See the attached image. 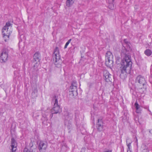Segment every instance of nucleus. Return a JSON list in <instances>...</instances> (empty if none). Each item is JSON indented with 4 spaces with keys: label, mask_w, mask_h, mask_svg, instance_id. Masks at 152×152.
Wrapping results in <instances>:
<instances>
[{
    "label": "nucleus",
    "mask_w": 152,
    "mask_h": 152,
    "mask_svg": "<svg viewBox=\"0 0 152 152\" xmlns=\"http://www.w3.org/2000/svg\"><path fill=\"white\" fill-rule=\"evenodd\" d=\"M131 50V47L123 46L121 50V55L124 58L121 62V66L120 67L121 72V75L123 74L126 76L127 73H129L131 69L132 62L130 59V56L129 54V52Z\"/></svg>",
    "instance_id": "1"
},
{
    "label": "nucleus",
    "mask_w": 152,
    "mask_h": 152,
    "mask_svg": "<svg viewBox=\"0 0 152 152\" xmlns=\"http://www.w3.org/2000/svg\"><path fill=\"white\" fill-rule=\"evenodd\" d=\"M70 89L71 90L69 91V94L73 96H76L77 94V84L75 82H73L71 84Z\"/></svg>",
    "instance_id": "2"
},
{
    "label": "nucleus",
    "mask_w": 152,
    "mask_h": 152,
    "mask_svg": "<svg viewBox=\"0 0 152 152\" xmlns=\"http://www.w3.org/2000/svg\"><path fill=\"white\" fill-rule=\"evenodd\" d=\"M53 57L54 63L55 64H57V63L59 62L60 59L59 50L57 47H56L54 50Z\"/></svg>",
    "instance_id": "3"
},
{
    "label": "nucleus",
    "mask_w": 152,
    "mask_h": 152,
    "mask_svg": "<svg viewBox=\"0 0 152 152\" xmlns=\"http://www.w3.org/2000/svg\"><path fill=\"white\" fill-rule=\"evenodd\" d=\"M8 50L7 49H4L2 53H1L0 56V61L1 63L6 62L8 59Z\"/></svg>",
    "instance_id": "4"
},
{
    "label": "nucleus",
    "mask_w": 152,
    "mask_h": 152,
    "mask_svg": "<svg viewBox=\"0 0 152 152\" xmlns=\"http://www.w3.org/2000/svg\"><path fill=\"white\" fill-rule=\"evenodd\" d=\"M48 146V144L46 142L41 141L38 146V149L40 152H44L46 150Z\"/></svg>",
    "instance_id": "5"
},
{
    "label": "nucleus",
    "mask_w": 152,
    "mask_h": 152,
    "mask_svg": "<svg viewBox=\"0 0 152 152\" xmlns=\"http://www.w3.org/2000/svg\"><path fill=\"white\" fill-rule=\"evenodd\" d=\"M64 116L65 117V121L66 122L71 120L73 117V114L71 112H69L67 111L64 112Z\"/></svg>",
    "instance_id": "6"
},
{
    "label": "nucleus",
    "mask_w": 152,
    "mask_h": 152,
    "mask_svg": "<svg viewBox=\"0 0 152 152\" xmlns=\"http://www.w3.org/2000/svg\"><path fill=\"white\" fill-rule=\"evenodd\" d=\"M135 83H138L144 86L146 83L144 78L140 75L137 76L135 80Z\"/></svg>",
    "instance_id": "7"
},
{
    "label": "nucleus",
    "mask_w": 152,
    "mask_h": 152,
    "mask_svg": "<svg viewBox=\"0 0 152 152\" xmlns=\"http://www.w3.org/2000/svg\"><path fill=\"white\" fill-rule=\"evenodd\" d=\"M104 76L105 77V80L107 82L110 81L112 80L111 75L109 72L105 71L104 72Z\"/></svg>",
    "instance_id": "8"
},
{
    "label": "nucleus",
    "mask_w": 152,
    "mask_h": 152,
    "mask_svg": "<svg viewBox=\"0 0 152 152\" xmlns=\"http://www.w3.org/2000/svg\"><path fill=\"white\" fill-rule=\"evenodd\" d=\"M11 147L12 152H15L17 150V144L15 140L13 138L11 139Z\"/></svg>",
    "instance_id": "9"
},
{
    "label": "nucleus",
    "mask_w": 152,
    "mask_h": 152,
    "mask_svg": "<svg viewBox=\"0 0 152 152\" xmlns=\"http://www.w3.org/2000/svg\"><path fill=\"white\" fill-rule=\"evenodd\" d=\"M2 33H3V37L4 40L5 42H7L9 39V36L10 34L11 33V31H9L8 32H7L6 31L3 32V30H2Z\"/></svg>",
    "instance_id": "10"
},
{
    "label": "nucleus",
    "mask_w": 152,
    "mask_h": 152,
    "mask_svg": "<svg viewBox=\"0 0 152 152\" xmlns=\"http://www.w3.org/2000/svg\"><path fill=\"white\" fill-rule=\"evenodd\" d=\"M103 122L101 120H98V122L96 124V127L98 130L99 131H102L103 129Z\"/></svg>",
    "instance_id": "11"
},
{
    "label": "nucleus",
    "mask_w": 152,
    "mask_h": 152,
    "mask_svg": "<svg viewBox=\"0 0 152 152\" xmlns=\"http://www.w3.org/2000/svg\"><path fill=\"white\" fill-rule=\"evenodd\" d=\"M60 110L59 105L53 106V107L51 110L52 114L57 113Z\"/></svg>",
    "instance_id": "12"
},
{
    "label": "nucleus",
    "mask_w": 152,
    "mask_h": 152,
    "mask_svg": "<svg viewBox=\"0 0 152 152\" xmlns=\"http://www.w3.org/2000/svg\"><path fill=\"white\" fill-rule=\"evenodd\" d=\"M129 140V139H127L126 140V145L128 147L127 149V152H132L131 145L132 141H130V142H129L128 140Z\"/></svg>",
    "instance_id": "13"
},
{
    "label": "nucleus",
    "mask_w": 152,
    "mask_h": 152,
    "mask_svg": "<svg viewBox=\"0 0 152 152\" xmlns=\"http://www.w3.org/2000/svg\"><path fill=\"white\" fill-rule=\"evenodd\" d=\"M113 59L110 58H105V64L106 66L109 67H110L111 66H113Z\"/></svg>",
    "instance_id": "14"
},
{
    "label": "nucleus",
    "mask_w": 152,
    "mask_h": 152,
    "mask_svg": "<svg viewBox=\"0 0 152 152\" xmlns=\"http://www.w3.org/2000/svg\"><path fill=\"white\" fill-rule=\"evenodd\" d=\"M34 60L36 61H39L40 60V55L38 52H36L34 56Z\"/></svg>",
    "instance_id": "15"
},
{
    "label": "nucleus",
    "mask_w": 152,
    "mask_h": 152,
    "mask_svg": "<svg viewBox=\"0 0 152 152\" xmlns=\"http://www.w3.org/2000/svg\"><path fill=\"white\" fill-rule=\"evenodd\" d=\"M52 103L53 104V106L59 105L58 104V97L55 96L53 98Z\"/></svg>",
    "instance_id": "16"
},
{
    "label": "nucleus",
    "mask_w": 152,
    "mask_h": 152,
    "mask_svg": "<svg viewBox=\"0 0 152 152\" xmlns=\"http://www.w3.org/2000/svg\"><path fill=\"white\" fill-rule=\"evenodd\" d=\"M11 25V23L10 22H7L5 26L4 27L2 30L3 32H4V31L8 32L9 31H10V30H8V27L10 26Z\"/></svg>",
    "instance_id": "17"
},
{
    "label": "nucleus",
    "mask_w": 152,
    "mask_h": 152,
    "mask_svg": "<svg viewBox=\"0 0 152 152\" xmlns=\"http://www.w3.org/2000/svg\"><path fill=\"white\" fill-rule=\"evenodd\" d=\"M134 106L136 109V112L137 113H140L141 110L140 109V106L138 104L137 102L134 104Z\"/></svg>",
    "instance_id": "18"
},
{
    "label": "nucleus",
    "mask_w": 152,
    "mask_h": 152,
    "mask_svg": "<svg viewBox=\"0 0 152 152\" xmlns=\"http://www.w3.org/2000/svg\"><path fill=\"white\" fill-rule=\"evenodd\" d=\"M75 0H66V6L68 7L71 6L74 3Z\"/></svg>",
    "instance_id": "19"
},
{
    "label": "nucleus",
    "mask_w": 152,
    "mask_h": 152,
    "mask_svg": "<svg viewBox=\"0 0 152 152\" xmlns=\"http://www.w3.org/2000/svg\"><path fill=\"white\" fill-rule=\"evenodd\" d=\"M113 59V56L112 53L109 51H107L105 55V58Z\"/></svg>",
    "instance_id": "20"
},
{
    "label": "nucleus",
    "mask_w": 152,
    "mask_h": 152,
    "mask_svg": "<svg viewBox=\"0 0 152 152\" xmlns=\"http://www.w3.org/2000/svg\"><path fill=\"white\" fill-rule=\"evenodd\" d=\"M152 53V51L151 50L149 49H147L144 51V53L145 54L148 56H151V55Z\"/></svg>",
    "instance_id": "21"
},
{
    "label": "nucleus",
    "mask_w": 152,
    "mask_h": 152,
    "mask_svg": "<svg viewBox=\"0 0 152 152\" xmlns=\"http://www.w3.org/2000/svg\"><path fill=\"white\" fill-rule=\"evenodd\" d=\"M130 45V43L127 41V39H125L124 40V43L123 44V46H125L126 47H129V48H130L131 47Z\"/></svg>",
    "instance_id": "22"
},
{
    "label": "nucleus",
    "mask_w": 152,
    "mask_h": 152,
    "mask_svg": "<svg viewBox=\"0 0 152 152\" xmlns=\"http://www.w3.org/2000/svg\"><path fill=\"white\" fill-rule=\"evenodd\" d=\"M37 91L36 88L34 89L32 93V95L33 98H35L37 97Z\"/></svg>",
    "instance_id": "23"
},
{
    "label": "nucleus",
    "mask_w": 152,
    "mask_h": 152,
    "mask_svg": "<svg viewBox=\"0 0 152 152\" xmlns=\"http://www.w3.org/2000/svg\"><path fill=\"white\" fill-rule=\"evenodd\" d=\"M108 7L111 10H113L114 9L115 7L113 3H109Z\"/></svg>",
    "instance_id": "24"
},
{
    "label": "nucleus",
    "mask_w": 152,
    "mask_h": 152,
    "mask_svg": "<svg viewBox=\"0 0 152 152\" xmlns=\"http://www.w3.org/2000/svg\"><path fill=\"white\" fill-rule=\"evenodd\" d=\"M42 119V123L43 124H45V122L47 121L48 120V118L46 116H43Z\"/></svg>",
    "instance_id": "25"
},
{
    "label": "nucleus",
    "mask_w": 152,
    "mask_h": 152,
    "mask_svg": "<svg viewBox=\"0 0 152 152\" xmlns=\"http://www.w3.org/2000/svg\"><path fill=\"white\" fill-rule=\"evenodd\" d=\"M120 58L119 56H116L115 57V60L116 63L117 64H119L120 63Z\"/></svg>",
    "instance_id": "26"
},
{
    "label": "nucleus",
    "mask_w": 152,
    "mask_h": 152,
    "mask_svg": "<svg viewBox=\"0 0 152 152\" xmlns=\"http://www.w3.org/2000/svg\"><path fill=\"white\" fill-rule=\"evenodd\" d=\"M23 151L24 152H35V151H34L33 150H30L27 148H25L24 149Z\"/></svg>",
    "instance_id": "27"
},
{
    "label": "nucleus",
    "mask_w": 152,
    "mask_h": 152,
    "mask_svg": "<svg viewBox=\"0 0 152 152\" xmlns=\"http://www.w3.org/2000/svg\"><path fill=\"white\" fill-rule=\"evenodd\" d=\"M114 1V0H107V1L108 4L113 3Z\"/></svg>",
    "instance_id": "28"
},
{
    "label": "nucleus",
    "mask_w": 152,
    "mask_h": 152,
    "mask_svg": "<svg viewBox=\"0 0 152 152\" xmlns=\"http://www.w3.org/2000/svg\"><path fill=\"white\" fill-rule=\"evenodd\" d=\"M71 39H70L68 41L66 42L65 45H66L68 46L70 43V42H71Z\"/></svg>",
    "instance_id": "29"
},
{
    "label": "nucleus",
    "mask_w": 152,
    "mask_h": 152,
    "mask_svg": "<svg viewBox=\"0 0 152 152\" xmlns=\"http://www.w3.org/2000/svg\"><path fill=\"white\" fill-rule=\"evenodd\" d=\"M104 152H112L111 150H109L107 151H105Z\"/></svg>",
    "instance_id": "30"
},
{
    "label": "nucleus",
    "mask_w": 152,
    "mask_h": 152,
    "mask_svg": "<svg viewBox=\"0 0 152 152\" xmlns=\"http://www.w3.org/2000/svg\"><path fill=\"white\" fill-rule=\"evenodd\" d=\"M127 139H129V140H128V141H129V142H130V141H132V140H131V139H130V138H128H128L126 139V140Z\"/></svg>",
    "instance_id": "31"
},
{
    "label": "nucleus",
    "mask_w": 152,
    "mask_h": 152,
    "mask_svg": "<svg viewBox=\"0 0 152 152\" xmlns=\"http://www.w3.org/2000/svg\"><path fill=\"white\" fill-rule=\"evenodd\" d=\"M67 46H68L67 45H65L64 47V48H66Z\"/></svg>",
    "instance_id": "32"
},
{
    "label": "nucleus",
    "mask_w": 152,
    "mask_h": 152,
    "mask_svg": "<svg viewBox=\"0 0 152 152\" xmlns=\"http://www.w3.org/2000/svg\"><path fill=\"white\" fill-rule=\"evenodd\" d=\"M136 141H137V138H136Z\"/></svg>",
    "instance_id": "33"
},
{
    "label": "nucleus",
    "mask_w": 152,
    "mask_h": 152,
    "mask_svg": "<svg viewBox=\"0 0 152 152\" xmlns=\"http://www.w3.org/2000/svg\"><path fill=\"white\" fill-rule=\"evenodd\" d=\"M38 116H39V115H37V117H38Z\"/></svg>",
    "instance_id": "34"
}]
</instances>
